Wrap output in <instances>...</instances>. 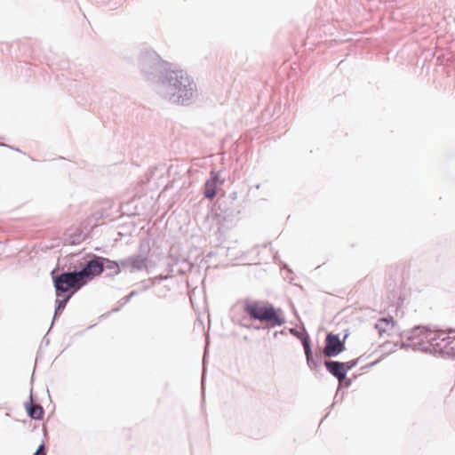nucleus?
Returning <instances> with one entry per match:
<instances>
[{
    "instance_id": "nucleus-1",
    "label": "nucleus",
    "mask_w": 455,
    "mask_h": 455,
    "mask_svg": "<svg viewBox=\"0 0 455 455\" xmlns=\"http://www.w3.org/2000/svg\"><path fill=\"white\" fill-rule=\"evenodd\" d=\"M155 91L162 100L179 106H188L198 97L195 80L183 69H165L156 81Z\"/></svg>"
},
{
    "instance_id": "nucleus-2",
    "label": "nucleus",
    "mask_w": 455,
    "mask_h": 455,
    "mask_svg": "<svg viewBox=\"0 0 455 455\" xmlns=\"http://www.w3.org/2000/svg\"><path fill=\"white\" fill-rule=\"evenodd\" d=\"M453 333V331L447 332L418 326L406 334V340L401 343V347L455 357V335L451 336Z\"/></svg>"
},
{
    "instance_id": "nucleus-3",
    "label": "nucleus",
    "mask_w": 455,
    "mask_h": 455,
    "mask_svg": "<svg viewBox=\"0 0 455 455\" xmlns=\"http://www.w3.org/2000/svg\"><path fill=\"white\" fill-rule=\"evenodd\" d=\"M244 312L251 319L268 323L270 327L281 326L285 323L279 315L280 309L276 310L273 305L263 301L246 302Z\"/></svg>"
},
{
    "instance_id": "nucleus-4",
    "label": "nucleus",
    "mask_w": 455,
    "mask_h": 455,
    "mask_svg": "<svg viewBox=\"0 0 455 455\" xmlns=\"http://www.w3.org/2000/svg\"><path fill=\"white\" fill-rule=\"evenodd\" d=\"M139 66L141 73L148 80L156 81L164 68L160 56L151 49L143 50L139 57Z\"/></svg>"
},
{
    "instance_id": "nucleus-5",
    "label": "nucleus",
    "mask_w": 455,
    "mask_h": 455,
    "mask_svg": "<svg viewBox=\"0 0 455 455\" xmlns=\"http://www.w3.org/2000/svg\"><path fill=\"white\" fill-rule=\"evenodd\" d=\"M149 250L148 243H140L139 254L131 255L121 260L122 269L130 273L148 271L151 263L148 258Z\"/></svg>"
},
{
    "instance_id": "nucleus-6",
    "label": "nucleus",
    "mask_w": 455,
    "mask_h": 455,
    "mask_svg": "<svg viewBox=\"0 0 455 455\" xmlns=\"http://www.w3.org/2000/svg\"><path fill=\"white\" fill-rule=\"evenodd\" d=\"M52 276L57 297H60L61 293L68 291L70 288L77 290L83 285L76 271L63 272L55 275V271L53 270Z\"/></svg>"
},
{
    "instance_id": "nucleus-7",
    "label": "nucleus",
    "mask_w": 455,
    "mask_h": 455,
    "mask_svg": "<svg viewBox=\"0 0 455 455\" xmlns=\"http://www.w3.org/2000/svg\"><path fill=\"white\" fill-rule=\"evenodd\" d=\"M104 270V261L101 257L94 256L93 259L88 260L84 267L79 271H76L83 284L85 283L86 279H92V277L100 275Z\"/></svg>"
},
{
    "instance_id": "nucleus-8",
    "label": "nucleus",
    "mask_w": 455,
    "mask_h": 455,
    "mask_svg": "<svg viewBox=\"0 0 455 455\" xmlns=\"http://www.w3.org/2000/svg\"><path fill=\"white\" fill-rule=\"evenodd\" d=\"M345 349L343 341L339 339V335L330 333L326 337V343L323 348L325 356L333 357L338 355Z\"/></svg>"
},
{
    "instance_id": "nucleus-9",
    "label": "nucleus",
    "mask_w": 455,
    "mask_h": 455,
    "mask_svg": "<svg viewBox=\"0 0 455 455\" xmlns=\"http://www.w3.org/2000/svg\"><path fill=\"white\" fill-rule=\"evenodd\" d=\"M324 365L327 371L339 382L345 379L347 373V369H346L345 363L339 361L326 360L324 362Z\"/></svg>"
},
{
    "instance_id": "nucleus-10",
    "label": "nucleus",
    "mask_w": 455,
    "mask_h": 455,
    "mask_svg": "<svg viewBox=\"0 0 455 455\" xmlns=\"http://www.w3.org/2000/svg\"><path fill=\"white\" fill-rule=\"evenodd\" d=\"M301 342L305 350L307 365L312 370H316L321 366V356L319 355H315V356H313L310 347V340L307 335L304 336L301 339Z\"/></svg>"
},
{
    "instance_id": "nucleus-11",
    "label": "nucleus",
    "mask_w": 455,
    "mask_h": 455,
    "mask_svg": "<svg viewBox=\"0 0 455 455\" xmlns=\"http://www.w3.org/2000/svg\"><path fill=\"white\" fill-rule=\"evenodd\" d=\"M224 180H220L219 173L211 172V178L205 183L204 196L208 199H213L216 196L218 184H223Z\"/></svg>"
},
{
    "instance_id": "nucleus-12",
    "label": "nucleus",
    "mask_w": 455,
    "mask_h": 455,
    "mask_svg": "<svg viewBox=\"0 0 455 455\" xmlns=\"http://www.w3.org/2000/svg\"><path fill=\"white\" fill-rule=\"evenodd\" d=\"M30 398L32 399V395H30ZM27 412L28 416L35 419H40L43 417V408L36 403H34L31 400L30 403L27 406Z\"/></svg>"
},
{
    "instance_id": "nucleus-13",
    "label": "nucleus",
    "mask_w": 455,
    "mask_h": 455,
    "mask_svg": "<svg viewBox=\"0 0 455 455\" xmlns=\"http://www.w3.org/2000/svg\"><path fill=\"white\" fill-rule=\"evenodd\" d=\"M394 324L395 323L392 317L381 318L375 323V328L378 330L379 333L382 335L383 332H386L389 329L393 328Z\"/></svg>"
},
{
    "instance_id": "nucleus-14",
    "label": "nucleus",
    "mask_w": 455,
    "mask_h": 455,
    "mask_svg": "<svg viewBox=\"0 0 455 455\" xmlns=\"http://www.w3.org/2000/svg\"><path fill=\"white\" fill-rule=\"evenodd\" d=\"M104 261V267L110 270L113 274L118 275L123 269L121 267V260L119 262L102 258Z\"/></svg>"
},
{
    "instance_id": "nucleus-15",
    "label": "nucleus",
    "mask_w": 455,
    "mask_h": 455,
    "mask_svg": "<svg viewBox=\"0 0 455 455\" xmlns=\"http://www.w3.org/2000/svg\"><path fill=\"white\" fill-rule=\"evenodd\" d=\"M72 294H73V292H71L70 294L67 295L63 299H60V297H57V299H56V304L57 305H56V307H55V313H54V318L53 319H55L56 316L64 310V308H65L68 301L70 299Z\"/></svg>"
},
{
    "instance_id": "nucleus-16",
    "label": "nucleus",
    "mask_w": 455,
    "mask_h": 455,
    "mask_svg": "<svg viewBox=\"0 0 455 455\" xmlns=\"http://www.w3.org/2000/svg\"><path fill=\"white\" fill-rule=\"evenodd\" d=\"M34 455H46L44 444L39 445Z\"/></svg>"
},
{
    "instance_id": "nucleus-17",
    "label": "nucleus",
    "mask_w": 455,
    "mask_h": 455,
    "mask_svg": "<svg viewBox=\"0 0 455 455\" xmlns=\"http://www.w3.org/2000/svg\"><path fill=\"white\" fill-rule=\"evenodd\" d=\"M356 361H349L347 363H344L346 364V369H347V371L351 370L354 366L356 364Z\"/></svg>"
},
{
    "instance_id": "nucleus-18",
    "label": "nucleus",
    "mask_w": 455,
    "mask_h": 455,
    "mask_svg": "<svg viewBox=\"0 0 455 455\" xmlns=\"http://www.w3.org/2000/svg\"><path fill=\"white\" fill-rule=\"evenodd\" d=\"M136 294V291H132L130 294H129V297H132Z\"/></svg>"
},
{
    "instance_id": "nucleus-19",
    "label": "nucleus",
    "mask_w": 455,
    "mask_h": 455,
    "mask_svg": "<svg viewBox=\"0 0 455 455\" xmlns=\"http://www.w3.org/2000/svg\"><path fill=\"white\" fill-rule=\"evenodd\" d=\"M131 298H132V297H129V295H128L127 297H125V298H124V299H125V302L129 301Z\"/></svg>"
}]
</instances>
